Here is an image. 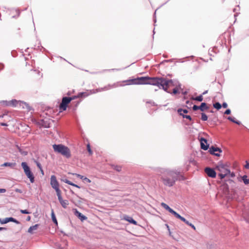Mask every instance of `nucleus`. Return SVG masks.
<instances>
[{
  "instance_id": "obj_17",
  "label": "nucleus",
  "mask_w": 249,
  "mask_h": 249,
  "mask_svg": "<svg viewBox=\"0 0 249 249\" xmlns=\"http://www.w3.org/2000/svg\"><path fill=\"white\" fill-rule=\"evenodd\" d=\"M203 142L207 143V141L205 138H201L200 139L201 148L204 150H206L209 148V145H205Z\"/></svg>"
},
{
  "instance_id": "obj_16",
  "label": "nucleus",
  "mask_w": 249,
  "mask_h": 249,
  "mask_svg": "<svg viewBox=\"0 0 249 249\" xmlns=\"http://www.w3.org/2000/svg\"><path fill=\"white\" fill-rule=\"evenodd\" d=\"M74 213L81 220L84 221L87 219V217L80 213L79 211L77 210V209H75Z\"/></svg>"
},
{
  "instance_id": "obj_64",
  "label": "nucleus",
  "mask_w": 249,
  "mask_h": 249,
  "mask_svg": "<svg viewBox=\"0 0 249 249\" xmlns=\"http://www.w3.org/2000/svg\"><path fill=\"white\" fill-rule=\"evenodd\" d=\"M168 232H169V235L170 236H172V233H171V231H169Z\"/></svg>"
},
{
  "instance_id": "obj_15",
  "label": "nucleus",
  "mask_w": 249,
  "mask_h": 249,
  "mask_svg": "<svg viewBox=\"0 0 249 249\" xmlns=\"http://www.w3.org/2000/svg\"><path fill=\"white\" fill-rule=\"evenodd\" d=\"M3 102L5 103V106H11L13 107H16L19 103V102L16 100V99H13L9 102L3 101Z\"/></svg>"
},
{
  "instance_id": "obj_18",
  "label": "nucleus",
  "mask_w": 249,
  "mask_h": 249,
  "mask_svg": "<svg viewBox=\"0 0 249 249\" xmlns=\"http://www.w3.org/2000/svg\"><path fill=\"white\" fill-rule=\"evenodd\" d=\"M161 206L164 208L165 209L167 210L169 212L171 213L172 214L174 213L175 212L174 210H173L172 208H171L168 205L162 202L161 203Z\"/></svg>"
},
{
  "instance_id": "obj_22",
  "label": "nucleus",
  "mask_w": 249,
  "mask_h": 249,
  "mask_svg": "<svg viewBox=\"0 0 249 249\" xmlns=\"http://www.w3.org/2000/svg\"><path fill=\"white\" fill-rule=\"evenodd\" d=\"M75 175L77 178H80L81 179H83V180L86 181L87 182L90 183L91 182V180L87 177H85L83 176L77 174H75Z\"/></svg>"
},
{
  "instance_id": "obj_26",
  "label": "nucleus",
  "mask_w": 249,
  "mask_h": 249,
  "mask_svg": "<svg viewBox=\"0 0 249 249\" xmlns=\"http://www.w3.org/2000/svg\"><path fill=\"white\" fill-rule=\"evenodd\" d=\"M242 180L245 185H248L249 184V179L248 178L247 175H244L242 177Z\"/></svg>"
},
{
  "instance_id": "obj_8",
  "label": "nucleus",
  "mask_w": 249,
  "mask_h": 249,
  "mask_svg": "<svg viewBox=\"0 0 249 249\" xmlns=\"http://www.w3.org/2000/svg\"><path fill=\"white\" fill-rule=\"evenodd\" d=\"M50 183L52 188L55 190L56 195L61 193V191L59 188V183L54 175L51 176Z\"/></svg>"
},
{
  "instance_id": "obj_32",
  "label": "nucleus",
  "mask_w": 249,
  "mask_h": 249,
  "mask_svg": "<svg viewBox=\"0 0 249 249\" xmlns=\"http://www.w3.org/2000/svg\"><path fill=\"white\" fill-rule=\"evenodd\" d=\"M239 8H240V7H239V5H238V6H237V7H236V8H234V9H233V12L236 13L234 14V17H236V16H238V13H236V11H239Z\"/></svg>"
},
{
  "instance_id": "obj_59",
  "label": "nucleus",
  "mask_w": 249,
  "mask_h": 249,
  "mask_svg": "<svg viewBox=\"0 0 249 249\" xmlns=\"http://www.w3.org/2000/svg\"><path fill=\"white\" fill-rule=\"evenodd\" d=\"M68 180H68V179H63V180H62V181H63V182H64L65 183H67V182H68Z\"/></svg>"
},
{
  "instance_id": "obj_3",
  "label": "nucleus",
  "mask_w": 249,
  "mask_h": 249,
  "mask_svg": "<svg viewBox=\"0 0 249 249\" xmlns=\"http://www.w3.org/2000/svg\"><path fill=\"white\" fill-rule=\"evenodd\" d=\"M53 147L55 152L60 154L64 157L67 159L71 157V150L68 147L62 144H54L53 145Z\"/></svg>"
},
{
  "instance_id": "obj_60",
  "label": "nucleus",
  "mask_w": 249,
  "mask_h": 249,
  "mask_svg": "<svg viewBox=\"0 0 249 249\" xmlns=\"http://www.w3.org/2000/svg\"><path fill=\"white\" fill-rule=\"evenodd\" d=\"M16 192H18V193H20L21 192V190L20 189H17L16 190Z\"/></svg>"
},
{
  "instance_id": "obj_42",
  "label": "nucleus",
  "mask_w": 249,
  "mask_h": 249,
  "mask_svg": "<svg viewBox=\"0 0 249 249\" xmlns=\"http://www.w3.org/2000/svg\"><path fill=\"white\" fill-rule=\"evenodd\" d=\"M178 179L179 180H184L185 178L183 176L180 175V174H179V175L178 177Z\"/></svg>"
},
{
  "instance_id": "obj_33",
  "label": "nucleus",
  "mask_w": 249,
  "mask_h": 249,
  "mask_svg": "<svg viewBox=\"0 0 249 249\" xmlns=\"http://www.w3.org/2000/svg\"><path fill=\"white\" fill-rule=\"evenodd\" d=\"M87 150L88 151V152L89 153V155H92V151L90 148V144H87Z\"/></svg>"
},
{
  "instance_id": "obj_37",
  "label": "nucleus",
  "mask_w": 249,
  "mask_h": 249,
  "mask_svg": "<svg viewBox=\"0 0 249 249\" xmlns=\"http://www.w3.org/2000/svg\"><path fill=\"white\" fill-rule=\"evenodd\" d=\"M77 98H79V97L78 96V94H77V95H74V96H72L71 97H69V99H71V101H72V100H73L75 99H77Z\"/></svg>"
},
{
  "instance_id": "obj_62",
  "label": "nucleus",
  "mask_w": 249,
  "mask_h": 249,
  "mask_svg": "<svg viewBox=\"0 0 249 249\" xmlns=\"http://www.w3.org/2000/svg\"><path fill=\"white\" fill-rule=\"evenodd\" d=\"M22 103L25 104V105L27 107L28 109L29 110H30L29 108V106L28 105H27L26 103H23V102H22Z\"/></svg>"
},
{
  "instance_id": "obj_41",
  "label": "nucleus",
  "mask_w": 249,
  "mask_h": 249,
  "mask_svg": "<svg viewBox=\"0 0 249 249\" xmlns=\"http://www.w3.org/2000/svg\"><path fill=\"white\" fill-rule=\"evenodd\" d=\"M227 119L230 121L234 123V121H235V119L234 117L229 116Z\"/></svg>"
},
{
  "instance_id": "obj_11",
  "label": "nucleus",
  "mask_w": 249,
  "mask_h": 249,
  "mask_svg": "<svg viewBox=\"0 0 249 249\" xmlns=\"http://www.w3.org/2000/svg\"><path fill=\"white\" fill-rule=\"evenodd\" d=\"M209 151L211 154L214 155L217 157H219L220 156V153L222 152V150L220 148L215 147L213 146H212L209 148Z\"/></svg>"
},
{
  "instance_id": "obj_31",
  "label": "nucleus",
  "mask_w": 249,
  "mask_h": 249,
  "mask_svg": "<svg viewBox=\"0 0 249 249\" xmlns=\"http://www.w3.org/2000/svg\"><path fill=\"white\" fill-rule=\"evenodd\" d=\"M218 176L220 177V179H222L224 178L225 177L228 176V175H227L226 173L224 174L220 172L218 174Z\"/></svg>"
},
{
  "instance_id": "obj_50",
  "label": "nucleus",
  "mask_w": 249,
  "mask_h": 249,
  "mask_svg": "<svg viewBox=\"0 0 249 249\" xmlns=\"http://www.w3.org/2000/svg\"><path fill=\"white\" fill-rule=\"evenodd\" d=\"M74 92V90H72V91L71 92V91H69L67 92V94L68 95H71V94L72 93H73Z\"/></svg>"
},
{
  "instance_id": "obj_7",
  "label": "nucleus",
  "mask_w": 249,
  "mask_h": 249,
  "mask_svg": "<svg viewBox=\"0 0 249 249\" xmlns=\"http://www.w3.org/2000/svg\"><path fill=\"white\" fill-rule=\"evenodd\" d=\"M229 166L226 163L224 164L221 162L218 163L216 166V169L221 173H226L227 175L230 173V170L229 169Z\"/></svg>"
},
{
  "instance_id": "obj_46",
  "label": "nucleus",
  "mask_w": 249,
  "mask_h": 249,
  "mask_svg": "<svg viewBox=\"0 0 249 249\" xmlns=\"http://www.w3.org/2000/svg\"><path fill=\"white\" fill-rule=\"evenodd\" d=\"M228 175H230L231 178H233L235 177V173L234 172H231L228 174Z\"/></svg>"
},
{
  "instance_id": "obj_61",
  "label": "nucleus",
  "mask_w": 249,
  "mask_h": 249,
  "mask_svg": "<svg viewBox=\"0 0 249 249\" xmlns=\"http://www.w3.org/2000/svg\"><path fill=\"white\" fill-rule=\"evenodd\" d=\"M208 93V90H205L202 93V95H205L206 94H207Z\"/></svg>"
},
{
  "instance_id": "obj_5",
  "label": "nucleus",
  "mask_w": 249,
  "mask_h": 249,
  "mask_svg": "<svg viewBox=\"0 0 249 249\" xmlns=\"http://www.w3.org/2000/svg\"><path fill=\"white\" fill-rule=\"evenodd\" d=\"M21 165L24 170L25 174L29 178L30 182L34 183L35 182V177L27 163L26 162H22Z\"/></svg>"
},
{
  "instance_id": "obj_34",
  "label": "nucleus",
  "mask_w": 249,
  "mask_h": 249,
  "mask_svg": "<svg viewBox=\"0 0 249 249\" xmlns=\"http://www.w3.org/2000/svg\"><path fill=\"white\" fill-rule=\"evenodd\" d=\"M173 215L177 218L180 219L182 217L180 214H179L178 213H177L176 212H175L173 213Z\"/></svg>"
},
{
  "instance_id": "obj_35",
  "label": "nucleus",
  "mask_w": 249,
  "mask_h": 249,
  "mask_svg": "<svg viewBox=\"0 0 249 249\" xmlns=\"http://www.w3.org/2000/svg\"><path fill=\"white\" fill-rule=\"evenodd\" d=\"M186 225L190 226L192 228H193L194 230H196V227L195 226L192 224V223H190L188 221H187V223H186Z\"/></svg>"
},
{
  "instance_id": "obj_12",
  "label": "nucleus",
  "mask_w": 249,
  "mask_h": 249,
  "mask_svg": "<svg viewBox=\"0 0 249 249\" xmlns=\"http://www.w3.org/2000/svg\"><path fill=\"white\" fill-rule=\"evenodd\" d=\"M9 222H13L17 224H18L20 223V222L18 221L15 218L12 217H6L4 219L0 218V223L1 224H6Z\"/></svg>"
},
{
  "instance_id": "obj_43",
  "label": "nucleus",
  "mask_w": 249,
  "mask_h": 249,
  "mask_svg": "<svg viewBox=\"0 0 249 249\" xmlns=\"http://www.w3.org/2000/svg\"><path fill=\"white\" fill-rule=\"evenodd\" d=\"M231 110L230 109H227L225 111L224 114H226V115H229V114H231Z\"/></svg>"
},
{
  "instance_id": "obj_2",
  "label": "nucleus",
  "mask_w": 249,
  "mask_h": 249,
  "mask_svg": "<svg viewBox=\"0 0 249 249\" xmlns=\"http://www.w3.org/2000/svg\"><path fill=\"white\" fill-rule=\"evenodd\" d=\"M179 174V171L166 170L161 176V179L164 185L172 187L178 180V177Z\"/></svg>"
},
{
  "instance_id": "obj_28",
  "label": "nucleus",
  "mask_w": 249,
  "mask_h": 249,
  "mask_svg": "<svg viewBox=\"0 0 249 249\" xmlns=\"http://www.w3.org/2000/svg\"><path fill=\"white\" fill-rule=\"evenodd\" d=\"M213 106L214 108L218 110L220 109L222 107V105L219 102H216L215 103L213 104Z\"/></svg>"
},
{
  "instance_id": "obj_14",
  "label": "nucleus",
  "mask_w": 249,
  "mask_h": 249,
  "mask_svg": "<svg viewBox=\"0 0 249 249\" xmlns=\"http://www.w3.org/2000/svg\"><path fill=\"white\" fill-rule=\"evenodd\" d=\"M57 196L62 207L65 209L69 205V201L67 200L63 199L61 193L57 194Z\"/></svg>"
},
{
  "instance_id": "obj_36",
  "label": "nucleus",
  "mask_w": 249,
  "mask_h": 249,
  "mask_svg": "<svg viewBox=\"0 0 249 249\" xmlns=\"http://www.w3.org/2000/svg\"><path fill=\"white\" fill-rule=\"evenodd\" d=\"M20 213L22 214H29L30 213L27 210H21L20 211Z\"/></svg>"
},
{
  "instance_id": "obj_51",
  "label": "nucleus",
  "mask_w": 249,
  "mask_h": 249,
  "mask_svg": "<svg viewBox=\"0 0 249 249\" xmlns=\"http://www.w3.org/2000/svg\"><path fill=\"white\" fill-rule=\"evenodd\" d=\"M234 123H235V124H238V125H240V124H241V123H240V121H236V120L234 121Z\"/></svg>"
},
{
  "instance_id": "obj_44",
  "label": "nucleus",
  "mask_w": 249,
  "mask_h": 249,
  "mask_svg": "<svg viewBox=\"0 0 249 249\" xmlns=\"http://www.w3.org/2000/svg\"><path fill=\"white\" fill-rule=\"evenodd\" d=\"M180 220H181V221H182L183 222H184L185 224L186 223H187V221L185 218H184L183 217H181V218L180 219Z\"/></svg>"
},
{
  "instance_id": "obj_63",
  "label": "nucleus",
  "mask_w": 249,
  "mask_h": 249,
  "mask_svg": "<svg viewBox=\"0 0 249 249\" xmlns=\"http://www.w3.org/2000/svg\"><path fill=\"white\" fill-rule=\"evenodd\" d=\"M41 173L42 174V175H44V172H43V170L42 169V168H41V169H40Z\"/></svg>"
},
{
  "instance_id": "obj_19",
  "label": "nucleus",
  "mask_w": 249,
  "mask_h": 249,
  "mask_svg": "<svg viewBox=\"0 0 249 249\" xmlns=\"http://www.w3.org/2000/svg\"><path fill=\"white\" fill-rule=\"evenodd\" d=\"M126 221L129 222V223L133 224L135 225H137V222L132 217L126 216L124 218Z\"/></svg>"
},
{
  "instance_id": "obj_10",
  "label": "nucleus",
  "mask_w": 249,
  "mask_h": 249,
  "mask_svg": "<svg viewBox=\"0 0 249 249\" xmlns=\"http://www.w3.org/2000/svg\"><path fill=\"white\" fill-rule=\"evenodd\" d=\"M52 120L49 119H43L39 120L37 124L44 128H49Z\"/></svg>"
},
{
  "instance_id": "obj_9",
  "label": "nucleus",
  "mask_w": 249,
  "mask_h": 249,
  "mask_svg": "<svg viewBox=\"0 0 249 249\" xmlns=\"http://www.w3.org/2000/svg\"><path fill=\"white\" fill-rule=\"evenodd\" d=\"M71 102V99L69 97H64L62 99V102L59 105V109L61 111L66 110L68 104Z\"/></svg>"
},
{
  "instance_id": "obj_21",
  "label": "nucleus",
  "mask_w": 249,
  "mask_h": 249,
  "mask_svg": "<svg viewBox=\"0 0 249 249\" xmlns=\"http://www.w3.org/2000/svg\"><path fill=\"white\" fill-rule=\"evenodd\" d=\"M39 227V225L38 224H36L34 226H31L28 230V232L30 233V234H33L34 232L33 231H35V230H36L37 228Z\"/></svg>"
},
{
  "instance_id": "obj_49",
  "label": "nucleus",
  "mask_w": 249,
  "mask_h": 249,
  "mask_svg": "<svg viewBox=\"0 0 249 249\" xmlns=\"http://www.w3.org/2000/svg\"><path fill=\"white\" fill-rule=\"evenodd\" d=\"M6 191L5 189H0V193H4Z\"/></svg>"
},
{
  "instance_id": "obj_40",
  "label": "nucleus",
  "mask_w": 249,
  "mask_h": 249,
  "mask_svg": "<svg viewBox=\"0 0 249 249\" xmlns=\"http://www.w3.org/2000/svg\"><path fill=\"white\" fill-rule=\"evenodd\" d=\"M192 108L194 111H196L198 109H199V106L194 105Z\"/></svg>"
},
{
  "instance_id": "obj_45",
  "label": "nucleus",
  "mask_w": 249,
  "mask_h": 249,
  "mask_svg": "<svg viewBox=\"0 0 249 249\" xmlns=\"http://www.w3.org/2000/svg\"><path fill=\"white\" fill-rule=\"evenodd\" d=\"M180 91L181 92L182 94L183 95H185L187 94L188 92L187 91H183V89H181V90H180Z\"/></svg>"
},
{
  "instance_id": "obj_13",
  "label": "nucleus",
  "mask_w": 249,
  "mask_h": 249,
  "mask_svg": "<svg viewBox=\"0 0 249 249\" xmlns=\"http://www.w3.org/2000/svg\"><path fill=\"white\" fill-rule=\"evenodd\" d=\"M204 171L208 177L212 178H214L216 177V173L214 169L210 167H206L205 168Z\"/></svg>"
},
{
  "instance_id": "obj_24",
  "label": "nucleus",
  "mask_w": 249,
  "mask_h": 249,
  "mask_svg": "<svg viewBox=\"0 0 249 249\" xmlns=\"http://www.w3.org/2000/svg\"><path fill=\"white\" fill-rule=\"evenodd\" d=\"M51 217H52V221H53V222L55 224V225L57 226V225H58L57 221L56 218L55 217V214L54 213L53 210H52Z\"/></svg>"
},
{
  "instance_id": "obj_23",
  "label": "nucleus",
  "mask_w": 249,
  "mask_h": 249,
  "mask_svg": "<svg viewBox=\"0 0 249 249\" xmlns=\"http://www.w3.org/2000/svg\"><path fill=\"white\" fill-rule=\"evenodd\" d=\"M16 165V163L15 162H4L3 164H2V166H9L11 168H14L15 166Z\"/></svg>"
},
{
  "instance_id": "obj_56",
  "label": "nucleus",
  "mask_w": 249,
  "mask_h": 249,
  "mask_svg": "<svg viewBox=\"0 0 249 249\" xmlns=\"http://www.w3.org/2000/svg\"><path fill=\"white\" fill-rule=\"evenodd\" d=\"M71 186H74V187H77L78 188H80V187L79 186H78V185H76V184H75L74 183H73V185H71Z\"/></svg>"
},
{
  "instance_id": "obj_58",
  "label": "nucleus",
  "mask_w": 249,
  "mask_h": 249,
  "mask_svg": "<svg viewBox=\"0 0 249 249\" xmlns=\"http://www.w3.org/2000/svg\"><path fill=\"white\" fill-rule=\"evenodd\" d=\"M30 220H31V216H28L27 218H26V220L27 221H29Z\"/></svg>"
},
{
  "instance_id": "obj_53",
  "label": "nucleus",
  "mask_w": 249,
  "mask_h": 249,
  "mask_svg": "<svg viewBox=\"0 0 249 249\" xmlns=\"http://www.w3.org/2000/svg\"><path fill=\"white\" fill-rule=\"evenodd\" d=\"M4 66L2 64H0V71L3 69Z\"/></svg>"
},
{
  "instance_id": "obj_30",
  "label": "nucleus",
  "mask_w": 249,
  "mask_h": 249,
  "mask_svg": "<svg viewBox=\"0 0 249 249\" xmlns=\"http://www.w3.org/2000/svg\"><path fill=\"white\" fill-rule=\"evenodd\" d=\"M201 120L203 121H206L208 120V117L204 113H201Z\"/></svg>"
},
{
  "instance_id": "obj_25",
  "label": "nucleus",
  "mask_w": 249,
  "mask_h": 249,
  "mask_svg": "<svg viewBox=\"0 0 249 249\" xmlns=\"http://www.w3.org/2000/svg\"><path fill=\"white\" fill-rule=\"evenodd\" d=\"M191 99L193 100L197 101L198 102H201L203 100V95L202 94L196 97H192Z\"/></svg>"
},
{
  "instance_id": "obj_55",
  "label": "nucleus",
  "mask_w": 249,
  "mask_h": 249,
  "mask_svg": "<svg viewBox=\"0 0 249 249\" xmlns=\"http://www.w3.org/2000/svg\"><path fill=\"white\" fill-rule=\"evenodd\" d=\"M7 229L4 227H0V231H3V230H6Z\"/></svg>"
},
{
  "instance_id": "obj_27",
  "label": "nucleus",
  "mask_w": 249,
  "mask_h": 249,
  "mask_svg": "<svg viewBox=\"0 0 249 249\" xmlns=\"http://www.w3.org/2000/svg\"><path fill=\"white\" fill-rule=\"evenodd\" d=\"M178 112L179 115H180V113L185 114L188 112V110L186 109L178 108Z\"/></svg>"
},
{
  "instance_id": "obj_38",
  "label": "nucleus",
  "mask_w": 249,
  "mask_h": 249,
  "mask_svg": "<svg viewBox=\"0 0 249 249\" xmlns=\"http://www.w3.org/2000/svg\"><path fill=\"white\" fill-rule=\"evenodd\" d=\"M114 169L118 172L121 171V167L120 166H115Z\"/></svg>"
},
{
  "instance_id": "obj_4",
  "label": "nucleus",
  "mask_w": 249,
  "mask_h": 249,
  "mask_svg": "<svg viewBox=\"0 0 249 249\" xmlns=\"http://www.w3.org/2000/svg\"><path fill=\"white\" fill-rule=\"evenodd\" d=\"M113 87V86L109 85L106 86L104 88H99V89H95V90H93V91L90 90L89 92H82L78 93V94L79 98H85V97L88 96L90 94L95 93L96 92H100V91H102L103 90H108L109 89L112 88Z\"/></svg>"
},
{
  "instance_id": "obj_39",
  "label": "nucleus",
  "mask_w": 249,
  "mask_h": 249,
  "mask_svg": "<svg viewBox=\"0 0 249 249\" xmlns=\"http://www.w3.org/2000/svg\"><path fill=\"white\" fill-rule=\"evenodd\" d=\"M35 162L36 163V165L37 166V167L39 169H41L42 168V166L41 165V164L37 161H35Z\"/></svg>"
},
{
  "instance_id": "obj_57",
  "label": "nucleus",
  "mask_w": 249,
  "mask_h": 249,
  "mask_svg": "<svg viewBox=\"0 0 249 249\" xmlns=\"http://www.w3.org/2000/svg\"><path fill=\"white\" fill-rule=\"evenodd\" d=\"M165 226L166 227L167 230H168V231H170V228H169V226L168 224H165Z\"/></svg>"
},
{
  "instance_id": "obj_47",
  "label": "nucleus",
  "mask_w": 249,
  "mask_h": 249,
  "mask_svg": "<svg viewBox=\"0 0 249 249\" xmlns=\"http://www.w3.org/2000/svg\"><path fill=\"white\" fill-rule=\"evenodd\" d=\"M245 168H246V169H249V162H248L247 161H246Z\"/></svg>"
},
{
  "instance_id": "obj_54",
  "label": "nucleus",
  "mask_w": 249,
  "mask_h": 249,
  "mask_svg": "<svg viewBox=\"0 0 249 249\" xmlns=\"http://www.w3.org/2000/svg\"><path fill=\"white\" fill-rule=\"evenodd\" d=\"M67 184H69V185H73V183L71 182V181H70L69 180H68V182H67Z\"/></svg>"
},
{
  "instance_id": "obj_29",
  "label": "nucleus",
  "mask_w": 249,
  "mask_h": 249,
  "mask_svg": "<svg viewBox=\"0 0 249 249\" xmlns=\"http://www.w3.org/2000/svg\"><path fill=\"white\" fill-rule=\"evenodd\" d=\"M180 115L183 118H186L188 119L190 121H192V118L190 115H185L184 114L180 113Z\"/></svg>"
},
{
  "instance_id": "obj_52",
  "label": "nucleus",
  "mask_w": 249,
  "mask_h": 249,
  "mask_svg": "<svg viewBox=\"0 0 249 249\" xmlns=\"http://www.w3.org/2000/svg\"><path fill=\"white\" fill-rule=\"evenodd\" d=\"M0 124V125H1V126H7V125H7V124H6V123H1Z\"/></svg>"
},
{
  "instance_id": "obj_48",
  "label": "nucleus",
  "mask_w": 249,
  "mask_h": 249,
  "mask_svg": "<svg viewBox=\"0 0 249 249\" xmlns=\"http://www.w3.org/2000/svg\"><path fill=\"white\" fill-rule=\"evenodd\" d=\"M222 106L224 108H227V107H228V105H227V104L226 102H224V103L222 104Z\"/></svg>"
},
{
  "instance_id": "obj_1",
  "label": "nucleus",
  "mask_w": 249,
  "mask_h": 249,
  "mask_svg": "<svg viewBox=\"0 0 249 249\" xmlns=\"http://www.w3.org/2000/svg\"><path fill=\"white\" fill-rule=\"evenodd\" d=\"M126 85H151L158 86L160 89L167 90L166 87L168 83L171 81L166 80V78L149 76L138 77L137 78L128 80L124 81Z\"/></svg>"
},
{
  "instance_id": "obj_20",
  "label": "nucleus",
  "mask_w": 249,
  "mask_h": 249,
  "mask_svg": "<svg viewBox=\"0 0 249 249\" xmlns=\"http://www.w3.org/2000/svg\"><path fill=\"white\" fill-rule=\"evenodd\" d=\"M209 108V107L207 106V104L205 103H202L199 106V110H200L202 111H204L205 110H207Z\"/></svg>"
},
{
  "instance_id": "obj_6",
  "label": "nucleus",
  "mask_w": 249,
  "mask_h": 249,
  "mask_svg": "<svg viewBox=\"0 0 249 249\" xmlns=\"http://www.w3.org/2000/svg\"><path fill=\"white\" fill-rule=\"evenodd\" d=\"M166 80L167 81H171V82H170L168 83V84L166 86V88L167 89V90L165 91V92L170 93L172 95H175L178 93H179L180 92V90H181V84H178V86H177L173 89L172 92L170 91V90H168V88L171 86L172 85H173V81L171 79H167L166 78Z\"/></svg>"
}]
</instances>
